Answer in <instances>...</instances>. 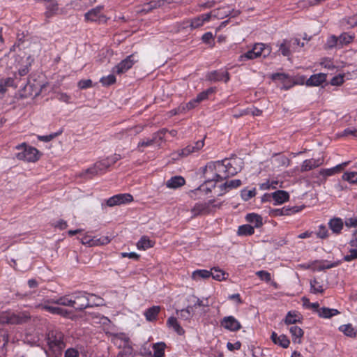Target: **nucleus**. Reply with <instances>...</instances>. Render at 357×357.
<instances>
[{
    "instance_id": "f257e3e1",
    "label": "nucleus",
    "mask_w": 357,
    "mask_h": 357,
    "mask_svg": "<svg viewBox=\"0 0 357 357\" xmlns=\"http://www.w3.org/2000/svg\"><path fill=\"white\" fill-rule=\"evenodd\" d=\"M204 183L199 189L206 192H211L212 188H215V183L218 182L215 166L213 162H208L202 170Z\"/></svg>"
},
{
    "instance_id": "f03ea898",
    "label": "nucleus",
    "mask_w": 357,
    "mask_h": 357,
    "mask_svg": "<svg viewBox=\"0 0 357 357\" xmlns=\"http://www.w3.org/2000/svg\"><path fill=\"white\" fill-rule=\"evenodd\" d=\"M16 149L22 150L16 155L18 160L34 162L40 158V154L38 150L34 147L27 146L25 143L17 145Z\"/></svg>"
},
{
    "instance_id": "7ed1b4c3",
    "label": "nucleus",
    "mask_w": 357,
    "mask_h": 357,
    "mask_svg": "<svg viewBox=\"0 0 357 357\" xmlns=\"http://www.w3.org/2000/svg\"><path fill=\"white\" fill-rule=\"evenodd\" d=\"M47 340L50 348L54 352H60L66 347L64 335L59 330L50 331Z\"/></svg>"
},
{
    "instance_id": "20e7f679",
    "label": "nucleus",
    "mask_w": 357,
    "mask_h": 357,
    "mask_svg": "<svg viewBox=\"0 0 357 357\" xmlns=\"http://www.w3.org/2000/svg\"><path fill=\"white\" fill-rule=\"evenodd\" d=\"M73 301H75V306L73 307L76 310H83L87 307H93L94 305H100L99 302H95L92 301V296H89V294L86 292L80 291L75 294L73 296Z\"/></svg>"
},
{
    "instance_id": "39448f33",
    "label": "nucleus",
    "mask_w": 357,
    "mask_h": 357,
    "mask_svg": "<svg viewBox=\"0 0 357 357\" xmlns=\"http://www.w3.org/2000/svg\"><path fill=\"white\" fill-rule=\"evenodd\" d=\"M220 206V204H215L214 200L197 203L191 209V213L192 214V217L194 218L211 213L213 212L217 207L219 208Z\"/></svg>"
},
{
    "instance_id": "423d86ee",
    "label": "nucleus",
    "mask_w": 357,
    "mask_h": 357,
    "mask_svg": "<svg viewBox=\"0 0 357 357\" xmlns=\"http://www.w3.org/2000/svg\"><path fill=\"white\" fill-rule=\"evenodd\" d=\"M29 318L24 314H18L10 312H2L0 313V324H18L25 322Z\"/></svg>"
},
{
    "instance_id": "0eeeda50",
    "label": "nucleus",
    "mask_w": 357,
    "mask_h": 357,
    "mask_svg": "<svg viewBox=\"0 0 357 357\" xmlns=\"http://www.w3.org/2000/svg\"><path fill=\"white\" fill-rule=\"evenodd\" d=\"M114 341L116 343L119 340L120 347H123L122 351H121L117 357H132L133 349L130 344V341L128 337L124 334L116 335L114 337Z\"/></svg>"
},
{
    "instance_id": "6e6552de",
    "label": "nucleus",
    "mask_w": 357,
    "mask_h": 357,
    "mask_svg": "<svg viewBox=\"0 0 357 357\" xmlns=\"http://www.w3.org/2000/svg\"><path fill=\"white\" fill-rule=\"evenodd\" d=\"M137 61L138 59L135 54L129 55L118 65L115 66L112 69V72L117 75L123 74L131 68L132 66Z\"/></svg>"
},
{
    "instance_id": "1a4fd4ad",
    "label": "nucleus",
    "mask_w": 357,
    "mask_h": 357,
    "mask_svg": "<svg viewBox=\"0 0 357 357\" xmlns=\"http://www.w3.org/2000/svg\"><path fill=\"white\" fill-rule=\"evenodd\" d=\"M224 162L229 177L236 175L243 168V162L240 158H225Z\"/></svg>"
},
{
    "instance_id": "9d476101",
    "label": "nucleus",
    "mask_w": 357,
    "mask_h": 357,
    "mask_svg": "<svg viewBox=\"0 0 357 357\" xmlns=\"http://www.w3.org/2000/svg\"><path fill=\"white\" fill-rule=\"evenodd\" d=\"M224 162L229 177L236 175L243 168V162L240 158H225Z\"/></svg>"
},
{
    "instance_id": "9b49d317",
    "label": "nucleus",
    "mask_w": 357,
    "mask_h": 357,
    "mask_svg": "<svg viewBox=\"0 0 357 357\" xmlns=\"http://www.w3.org/2000/svg\"><path fill=\"white\" fill-rule=\"evenodd\" d=\"M224 162L229 177L236 175L243 168V162L240 158H225Z\"/></svg>"
},
{
    "instance_id": "f8f14e48",
    "label": "nucleus",
    "mask_w": 357,
    "mask_h": 357,
    "mask_svg": "<svg viewBox=\"0 0 357 357\" xmlns=\"http://www.w3.org/2000/svg\"><path fill=\"white\" fill-rule=\"evenodd\" d=\"M133 199L132 196L130 194H118L109 198L107 200V205L109 207H112L116 205L123 204L132 202Z\"/></svg>"
},
{
    "instance_id": "ddd939ff",
    "label": "nucleus",
    "mask_w": 357,
    "mask_h": 357,
    "mask_svg": "<svg viewBox=\"0 0 357 357\" xmlns=\"http://www.w3.org/2000/svg\"><path fill=\"white\" fill-rule=\"evenodd\" d=\"M220 325L229 331H237L241 328L240 322L233 316L225 317L220 321Z\"/></svg>"
},
{
    "instance_id": "4468645a",
    "label": "nucleus",
    "mask_w": 357,
    "mask_h": 357,
    "mask_svg": "<svg viewBox=\"0 0 357 357\" xmlns=\"http://www.w3.org/2000/svg\"><path fill=\"white\" fill-rule=\"evenodd\" d=\"M163 6V1L160 0L151 1L144 3L141 8H139L137 12L140 15H145L153 10L161 8Z\"/></svg>"
},
{
    "instance_id": "2eb2a0df",
    "label": "nucleus",
    "mask_w": 357,
    "mask_h": 357,
    "mask_svg": "<svg viewBox=\"0 0 357 357\" xmlns=\"http://www.w3.org/2000/svg\"><path fill=\"white\" fill-rule=\"evenodd\" d=\"M208 80L211 82L224 81L227 82L229 79V74L227 71L214 70L208 73L206 75Z\"/></svg>"
},
{
    "instance_id": "dca6fc26",
    "label": "nucleus",
    "mask_w": 357,
    "mask_h": 357,
    "mask_svg": "<svg viewBox=\"0 0 357 357\" xmlns=\"http://www.w3.org/2000/svg\"><path fill=\"white\" fill-rule=\"evenodd\" d=\"M45 8L46 11L45 13V15L47 18H50L55 15L64 13L63 9L59 10L57 2L54 0L49 1L46 4Z\"/></svg>"
},
{
    "instance_id": "f3484780",
    "label": "nucleus",
    "mask_w": 357,
    "mask_h": 357,
    "mask_svg": "<svg viewBox=\"0 0 357 357\" xmlns=\"http://www.w3.org/2000/svg\"><path fill=\"white\" fill-rule=\"evenodd\" d=\"M211 18V14L205 13L188 20L187 23L192 29H197L202 26L205 22L209 21Z\"/></svg>"
},
{
    "instance_id": "a211bd4d",
    "label": "nucleus",
    "mask_w": 357,
    "mask_h": 357,
    "mask_svg": "<svg viewBox=\"0 0 357 357\" xmlns=\"http://www.w3.org/2000/svg\"><path fill=\"white\" fill-rule=\"evenodd\" d=\"M50 304V303L46 301L44 302V303L39 304L37 307L43 310H45L54 314H59L63 317H66L68 314V312L66 310L59 307L51 306Z\"/></svg>"
},
{
    "instance_id": "6ab92c4d",
    "label": "nucleus",
    "mask_w": 357,
    "mask_h": 357,
    "mask_svg": "<svg viewBox=\"0 0 357 357\" xmlns=\"http://www.w3.org/2000/svg\"><path fill=\"white\" fill-rule=\"evenodd\" d=\"M209 14H211V17H215L218 19H222L225 17L227 16H231V17H236L239 14V11H234L232 10V12L229 9V8H218L217 10H214L209 13Z\"/></svg>"
},
{
    "instance_id": "aec40b11",
    "label": "nucleus",
    "mask_w": 357,
    "mask_h": 357,
    "mask_svg": "<svg viewBox=\"0 0 357 357\" xmlns=\"http://www.w3.org/2000/svg\"><path fill=\"white\" fill-rule=\"evenodd\" d=\"M167 132V130H162L156 133H154L151 139H143L142 141L139 142L138 144V148L151 146L157 141L158 139L159 140H162L165 134Z\"/></svg>"
},
{
    "instance_id": "412c9836",
    "label": "nucleus",
    "mask_w": 357,
    "mask_h": 357,
    "mask_svg": "<svg viewBox=\"0 0 357 357\" xmlns=\"http://www.w3.org/2000/svg\"><path fill=\"white\" fill-rule=\"evenodd\" d=\"M326 80V74L317 73L312 75L306 80L305 84L307 86H318Z\"/></svg>"
},
{
    "instance_id": "4be33fe9",
    "label": "nucleus",
    "mask_w": 357,
    "mask_h": 357,
    "mask_svg": "<svg viewBox=\"0 0 357 357\" xmlns=\"http://www.w3.org/2000/svg\"><path fill=\"white\" fill-rule=\"evenodd\" d=\"M213 164L215 166V172L217 173L218 181H221L229 177L224 160L214 161Z\"/></svg>"
},
{
    "instance_id": "5701e85b",
    "label": "nucleus",
    "mask_w": 357,
    "mask_h": 357,
    "mask_svg": "<svg viewBox=\"0 0 357 357\" xmlns=\"http://www.w3.org/2000/svg\"><path fill=\"white\" fill-rule=\"evenodd\" d=\"M204 145V139L197 141L195 143L194 145H188L185 148L181 149L179 152V155L181 156H188L190 153L198 151L200 150Z\"/></svg>"
},
{
    "instance_id": "b1692460",
    "label": "nucleus",
    "mask_w": 357,
    "mask_h": 357,
    "mask_svg": "<svg viewBox=\"0 0 357 357\" xmlns=\"http://www.w3.org/2000/svg\"><path fill=\"white\" fill-rule=\"evenodd\" d=\"M324 160L322 158L319 159H309L303 161L301 170V172H307L312 170L323 164Z\"/></svg>"
},
{
    "instance_id": "393cba45",
    "label": "nucleus",
    "mask_w": 357,
    "mask_h": 357,
    "mask_svg": "<svg viewBox=\"0 0 357 357\" xmlns=\"http://www.w3.org/2000/svg\"><path fill=\"white\" fill-rule=\"evenodd\" d=\"M50 303L61 305L63 306L73 307L75 306V301L73 297H70L69 295L61 296L58 298H52L47 300Z\"/></svg>"
},
{
    "instance_id": "a878e982",
    "label": "nucleus",
    "mask_w": 357,
    "mask_h": 357,
    "mask_svg": "<svg viewBox=\"0 0 357 357\" xmlns=\"http://www.w3.org/2000/svg\"><path fill=\"white\" fill-rule=\"evenodd\" d=\"M252 49L255 50V55L258 57L263 56L267 57L271 52V48L264 43H256Z\"/></svg>"
},
{
    "instance_id": "bb28decb",
    "label": "nucleus",
    "mask_w": 357,
    "mask_h": 357,
    "mask_svg": "<svg viewBox=\"0 0 357 357\" xmlns=\"http://www.w3.org/2000/svg\"><path fill=\"white\" fill-rule=\"evenodd\" d=\"M272 79L275 81H281L283 83L281 88L285 90H287L292 86L291 79L287 74L275 73L272 75Z\"/></svg>"
},
{
    "instance_id": "cd10ccee",
    "label": "nucleus",
    "mask_w": 357,
    "mask_h": 357,
    "mask_svg": "<svg viewBox=\"0 0 357 357\" xmlns=\"http://www.w3.org/2000/svg\"><path fill=\"white\" fill-rule=\"evenodd\" d=\"M241 185V181L240 179H234L225 182L218 186L220 189L217 192L218 195H222L227 189H232L239 187Z\"/></svg>"
},
{
    "instance_id": "c85d7f7f",
    "label": "nucleus",
    "mask_w": 357,
    "mask_h": 357,
    "mask_svg": "<svg viewBox=\"0 0 357 357\" xmlns=\"http://www.w3.org/2000/svg\"><path fill=\"white\" fill-rule=\"evenodd\" d=\"M103 6H98L85 13L84 17L86 21L95 22L98 20L101 12L103 10Z\"/></svg>"
},
{
    "instance_id": "c756f323",
    "label": "nucleus",
    "mask_w": 357,
    "mask_h": 357,
    "mask_svg": "<svg viewBox=\"0 0 357 357\" xmlns=\"http://www.w3.org/2000/svg\"><path fill=\"white\" fill-rule=\"evenodd\" d=\"M271 337L274 344H278L282 348H287L290 344L289 340L284 335L278 336L276 333L273 332Z\"/></svg>"
},
{
    "instance_id": "7c9ffc66",
    "label": "nucleus",
    "mask_w": 357,
    "mask_h": 357,
    "mask_svg": "<svg viewBox=\"0 0 357 357\" xmlns=\"http://www.w3.org/2000/svg\"><path fill=\"white\" fill-rule=\"evenodd\" d=\"M289 194L284 190H277L272 193V198L275 204H281L289 199Z\"/></svg>"
},
{
    "instance_id": "2f4dec72",
    "label": "nucleus",
    "mask_w": 357,
    "mask_h": 357,
    "mask_svg": "<svg viewBox=\"0 0 357 357\" xmlns=\"http://www.w3.org/2000/svg\"><path fill=\"white\" fill-rule=\"evenodd\" d=\"M160 311V306H153L149 309H147L144 313V315L146 317V319L149 321H153L156 320L157 317Z\"/></svg>"
},
{
    "instance_id": "473e14b6",
    "label": "nucleus",
    "mask_w": 357,
    "mask_h": 357,
    "mask_svg": "<svg viewBox=\"0 0 357 357\" xmlns=\"http://www.w3.org/2000/svg\"><path fill=\"white\" fill-rule=\"evenodd\" d=\"M184 184L185 179L180 176L172 177L166 183L167 187L172 189H176L178 187L183 185Z\"/></svg>"
},
{
    "instance_id": "72a5a7b5",
    "label": "nucleus",
    "mask_w": 357,
    "mask_h": 357,
    "mask_svg": "<svg viewBox=\"0 0 357 357\" xmlns=\"http://www.w3.org/2000/svg\"><path fill=\"white\" fill-rule=\"evenodd\" d=\"M289 332L292 335V340L294 342L301 343V338L303 335V331L297 326H292L289 328Z\"/></svg>"
},
{
    "instance_id": "f704fd0d",
    "label": "nucleus",
    "mask_w": 357,
    "mask_h": 357,
    "mask_svg": "<svg viewBox=\"0 0 357 357\" xmlns=\"http://www.w3.org/2000/svg\"><path fill=\"white\" fill-rule=\"evenodd\" d=\"M348 164V162H345L337 165L333 168L323 169L321 171V174L326 176L333 175L336 173L340 172L345 167H347Z\"/></svg>"
},
{
    "instance_id": "c9c22d12",
    "label": "nucleus",
    "mask_w": 357,
    "mask_h": 357,
    "mask_svg": "<svg viewBox=\"0 0 357 357\" xmlns=\"http://www.w3.org/2000/svg\"><path fill=\"white\" fill-rule=\"evenodd\" d=\"M209 274H211V277H212L214 280L218 281L225 280L227 279L228 276V273L215 267L211 269V271H209Z\"/></svg>"
},
{
    "instance_id": "e433bc0d",
    "label": "nucleus",
    "mask_w": 357,
    "mask_h": 357,
    "mask_svg": "<svg viewBox=\"0 0 357 357\" xmlns=\"http://www.w3.org/2000/svg\"><path fill=\"white\" fill-rule=\"evenodd\" d=\"M167 324L169 328H172L178 335H183L184 333V330L180 326L177 319L175 317H169L167 321Z\"/></svg>"
},
{
    "instance_id": "4c0bfd02",
    "label": "nucleus",
    "mask_w": 357,
    "mask_h": 357,
    "mask_svg": "<svg viewBox=\"0 0 357 357\" xmlns=\"http://www.w3.org/2000/svg\"><path fill=\"white\" fill-rule=\"evenodd\" d=\"M245 219L248 222L253 224L255 227H259L262 225V218L256 213H249L246 215Z\"/></svg>"
},
{
    "instance_id": "58836bf2",
    "label": "nucleus",
    "mask_w": 357,
    "mask_h": 357,
    "mask_svg": "<svg viewBox=\"0 0 357 357\" xmlns=\"http://www.w3.org/2000/svg\"><path fill=\"white\" fill-rule=\"evenodd\" d=\"M329 227L334 233H340L343 227V222L340 218H334L329 222Z\"/></svg>"
},
{
    "instance_id": "ea45409f",
    "label": "nucleus",
    "mask_w": 357,
    "mask_h": 357,
    "mask_svg": "<svg viewBox=\"0 0 357 357\" xmlns=\"http://www.w3.org/2000/svg\"><path fill=\"white\" fill-rule=\"evenodd\" d=\"M192 307L188 306L185 309L176 310V314L183 320H190L192 317Z\"/></svg>"
},
{
    "instance_id": "a19ab883",
    "label": "nucleus",
    "mask_w": 357,
    "mask_h": 357,
    "mask_svg": "<svg viewBox=\"0 0 357 357\" xmlns=\"http://www.w3.org/2000/svg\"><path fill=\"white\" fill-rule=\"evenodd\" d=\"M192 279L197 281L200 279H207L211 277V274H209V271L207 270H196L192 273Z\"/></svg>"
},
{
    "instance_id": "79ce46f5",
    "label": "nucleus",
    "mask_w": 357,
    "mask_h": 357,
    "mask_svg": "<svg viewBox=\"0 0 357 357\" xmlns=\"http://www.w3.org/2000/svg\"><path fill=\"white\" fill-rule=\"evenodd\" d=\"M318 314L321 317L331 318L333 316L339 314V312L335 309L322 307L318 310Z\"/></svg>"
},
{
    "instance_id": "37998d69",
    "label": "nucleus",
    "mask_w": 357,
    "mask_h": 357,
    "mask_svg": "<svg viewBox=\"0 0 357 357\" xmlns=\"http://www.w3.org/2000/svg\"><path fill=\"white\" fill-rule=\"evenodd\" d=\"M166 347V344L164 342H158L153 345V349L154 351L153 356L154 357H163L165 356V349Z\"/></svg>"
},
{
    "instance_id": "c03bdc74",
    "label": "nucleus",
    "mask_w": 357,
    "mask_h": 357,
    "mask_svg": "<svg viewBox=\"0 0 357 357\" xmlns=\"http://www.w3.org/2000/svg\"><path fill=\"white\" fill-rule=\"evenodd\" d=\"M339 330L342 332L345 335L354 337L356 336V332L350 324L342 325L340 326Z\"/></svg>"
},
{
    "instance_id": "a18cd8bd",
    "label": "nucleus",
    "mask_w": 357,
    "mask_h": 357,
    "mask_svg": "<svg viewBox=\"0 0 357 357\" xmlns=\"http://www.w3.org/2000/svg\"><path fill=\"white\" fill-rule=\"evenodd\" d=\"M254 227L250 225H243L238 227L237 234L239 236H250L254 234Z\"/></svg>"
},
{
    "instance_id": "49530a36",
    "label": "nucleus",
    "mask_w": 357,
    "mask_h": 357,
    "mask_svg": "<svg viewBox=\"0 0 357 357\" xmlns=\"http://www.w3.org/2000/svg\"><path fill=\"white\" fill-rule=\"evenodd\" d=\"M111 239L109 236H102L99 238L94 236L92 238V242L91 246H99L108 244Z\"/></svg>"
},
{
    "instance_id": "de8ad7c7",
    "label": "nucleus",
    "mask_w": 357,
    "mask_h": 357,
    "mask_svg": "<svg viewBox=\"0 0 357 357\" xmlns=\"http://www.w3.org/2000/svg\"><path fill=\"white\" fill-rule=\"evenodd\" d=\"M153 242L146 237H142L137 243L138 249L146 250L153 246Z\"/></svg>"
},
{
    "instance_id": "09e8293b",
    "label": "nucleus",
    "mask_w": 357,
    "mask_h": 357,
    "mask_svg": "<svg viewBox=\"0 0 357 357\" xmlns=\"http://www.w3.org/2000/svg\"><path fill=\"white\" fill-rule=\"evenodd\" d=\"M354 39V36L347 33H343L338 37L340 47L350 43Z\"/></svg>"
},
{
    "instance_id": "8fccbe9b",
    "label": "nucleus",
    "mask_w": 357,
    "mask_h": 357,
    "mask_svg": "<svg viewBox=\"0 0 357 357\" xmlns=\"http://www.w3.org/2000/svg\"><path fill=\"white\" fill-rule=\"evenodd\" d=\"M198 104H199V102H197V99L194 98V99L191 100L190 101H189L186 104H181V105H179L178 110L184 111V112L189 111V110L196 107Z\"/></svg>"
},
{
    "instance_id": "3c124183",
    "label": "nucleus",
    "mask_w": 357,
    "mask_h": 357,
    "mask_svg": "<svg viewBox=\"0 0 357 357\" xmlns=\"http://www.w3.org/2000/svg\"><path fill=\"white\" fill-rule=\"evenodd\" d=\"M215 92V89L213 87H211L206 91H204L199 93L197 97L195 98L197 100V102L199 103L203 100H206L208 98V96L213 93Z\"/></svg>"
},
{
    "instance_id": "603ef678",
    "label": "nucleus",
    "mask_w": 357,
    "mask_h": 357,
    "mask_svg": "<svg viewBox=\"0 0 357 357\" xmlns=\"http://www.w3.org/2000/svg\"><path fill=\"white\" fill-rule=\"evenodd\" d=\"M310 288L311 291L314 294L322 293L324 291L322 285L316 279L310 281Z\"/></svg>"
},
{
    "instance_id": "864d4df0",
    "label": "nucleus",
    "mask_w": 357,
    "mask_h": 357,
    "mask_svg": "<svg viewBox=\"0 0 357 357\" xmlns=\"http://www.w3.org/2000/svg\"><path fill=\"white\" fill-rule=\"evenodd\" d=\"M279 50L281 52L282 54L285 56H289L292 52L287 40H284V42L280 44Z\"/></svg>"
},
{
    "instance_id": "5fc2aeb1",
    "label": "nucleus",
    "mask_w": 357,
    "mask_h": 357,
    "mask_svg": "<svg viewBox=\"0 0 357 357\" xmlns=\"http://www.w3.org/2000/svg\"><path fill=\"white\" fill-rule=\"evenodd\" d=\"M241 197L245 201H248L256 195V189L252 188L251 190L244 189L241 191Z\"/></svg>"
},
{
    "instance_id": "6e6d98bb",
    "label": "nucleus",
    "mask_w": 357,
    "mask_h": 357,
    "mask_svg": "<svg viewBox=\"0 0 357 357\" xmlns=\"http://www.w3.org/2000/svg\"><path fill=\"white\" fill-rule=\"evenodd\" d=\"M342 178L351 183H355L356 182H357V172H345L342 175Z\"/></svg>"
},
{
    "instance_id": "4d7b16f0",
    "label": "nucleus",
    "mask_w": 357,
    "mask_h": 357,
    "mask_svg": "<svg viewBox=\"0 0 357 357\" xmlns=\"http://www.w3.org/2000/svg\"><path fill=\"white\" fill-rule=\"evenodd\" d=\"M202 40L203 43H204L205 44L209 45L210 47H213L215 45L213 35L211 32L205 33L202 36Z\"/></svg>"
},
{
    "instance_id": "13d9d810",
    "label": "nucleus",
    "mask_w": 357,
    "mask_h": 357,
    "mask_svg": "<svg viewBox=\"0 0 357 357\" xmlns=\"http://www.w3.org/2000/svg\"><path fill=\"white\" fill-rule=\"evenodd\" d=\"M258 58L257 55H255V50L253 49L248 51L246 53L241 55L238 58L239 61H243L245 60H251Z\"/></svg>"
},
{
    "instance_id": "bf43d9fd",
    "label": "nucleus",
    "mask_w": 357,
    "mask_h": 357,
    "mask_svg": "<svg viewBox=\"0 0 357 357\" xmlns=\"http://www.w3.org/2000/svg\"><path fill=\"white\" fill-rule=\"evenodd\" d=\"M111 165L110 160H107L105 161L96 162L95 165V169H97L100 173L104 172L107 168H108Z\"/></svg>"
},
{
    "instance_id": "052dcab7",
    "label": "nucleus",
    "mask_w": 357,
    "mask_h": 357,
    "mask_svg": "<svg viewBox=\"0 0 357 357\" xmlns=\"http://www.w3.org/2000/svg\"><path fill=\"white\" fill-rule=\"evenodd\" d=\"M326 45L328 48L340 47L338 37L331 36L327 40Z\"/></svg>"
},
{
    "instance_id": "680f3d73",
    "label": "nucleus",
    "mask_w": 357,
    "mask_h": 357,
    "mask_svg": "<svg viewBox=\"0 0 357 357\" xmlns=\"http://www.w3.org/2000/svg\"><path fill=\"white\" fill-rule=\"evenodd\" d=\"M61 133V131L58 132L52 133L48 135H38V139L40 141L48 142H50L51 140H52L53 139H54L55 137H56L57 136H59Z\"/></svg>"
},
{
    "instance_id": "e2e57ef3",
    "label": "nucleus",
    "mask_w": 357,
    "mask_h": 357,
    "mask_svg": "<svg viewBox=\"0 0 357 357\" xmlns=\"http://www.w3.org/2000/svg\"><path fill=\"white\" fill-rule=\"evenodd\" d=\"M116 82V77L114 75H109L108 76L103 77L100 79V82L104 86L111 85Z\"/></svg>"
},
{
    "instance_id": "0e129e2a",
    "label": "nucleus",
    "mask_w": 357,
    "mask_h": 357,
    "mask_svg": "<svg viewBox=\"0 0 357 357\" xmlns=\"http://www.w3.org/2000/svg\"><path fill=\"white\" fill-rule=\"evenodd\" d=\"M289 47H291L292 51H296L298 47H303L304 43L300 42L298 38H294L290 40H287Z\"/></svg>"
},
{
    "instance_id": "69168bd1",
    "label": "nucleus",
    "mask_w": 357,
    "mask_h": 357,
    "mask_svg": "<svg viewBox=\"0 0 357 357\" xmlns=\"http://www.w3.org/2000/svg\"><path fill=\"white\" fill-rule=\"evenodd\" d=\"M56 98L61 102H63L67 104L70 103L71 97L66 93L59 92L56 93Z\"/></svg>"
},
{
    "instance_id": "338daca9",
    "label": "nucleus",
    "mask_w": 357,
    "mask_h": 357,
    "mask_svg": "<svg viewBox=\"0 0 357 357\" xmlns=\"http://www.w3.org/2000/svg\"><path fill=\"white\" fill-rule=\"evenodd\" d=\"M8 342L7 331L0 329V348L4 347Z\"/></svg>"
},
{
    "instance_id": "774afa93",
    "label": "nucleus",
    "mask_w": 357,
    "mask_h": 357,
    "mask_svg": "<svg viewBox=\"0 0 357 357\" xmlns=\"http://www.w3.org/2000/svg\"><path fill=\"white\" fill-rule=\"evenodd\" d=\"M343 259L345 261H351L354 259H357V249H351L349 250V254L345 255Z\"/></svg>"
}]
</instances>
